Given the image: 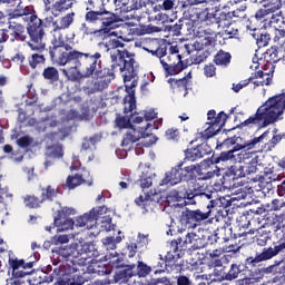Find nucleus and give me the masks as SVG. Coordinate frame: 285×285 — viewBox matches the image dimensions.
<instances>
[{
  "label": "nucleus",
  "mask_w": 285,
  "mask_h": 285,
  "mask_svg": "<svg viewBox=\"0 0 285 285\" xmlns=\"http://www.w3.org/2000/svg\"><path fill=\"white\" fill-rule=\"evenodd\" d=\"M181 171L179 165H177L165 174V178L161 180L160 186H177V184H181Z\"/></svg>",
  "instance_id": "21"
},
{
  "label": "nucleus",
  "mask_w": 285,
  "mask_h": 285,
  "mask_svg": "<svg viewBox=\"0 0 285 285\" xmlns=\"http://www.w3.org/2000/svg\"><path fill=\"white\" fill-rule=\"evenodd\" d=\"M207 126L208 127L200 132L202 141H206L207 139H210V137H215V135H217V131L222 128V126L217 124V120L208 121Z\"/></svg>",
  "instance_id": "31"
},
{
  "label": "nucleus",
  "mask_w": 285,
  "mask_h": 285,
  "mask_svg": "<svg viewBox=\"0 0 285 285\" xmlns=\"http://www.w3.org/2000/svg\"><path fill=\"white\" fill-rule=\"evenodd\" d=\"M254 39H256V43L258 48H265V46H268V41H271V35L269 33H250Z\"/></svg>",
  "instance_id": "40"
},
{
  "label": "nucleus",
  "mask_w": 285,
  "mask_h": 285,
  "mask_svg": "<svg viewBox=\"0 0 285 285\" xmlns=\"http://www.w3.org/2000/svg\"><path fill=\"white\" fill-rule=\"evenodd\" d=\"M173 252H169L168 255L166 256V261L164 258H161V255H159V258L156 259V262H154L153 266H151V271H154L155 275L159 274V273H164L166 271V266H168V264H170V262H168V259H175V255L170 254Z\"/></svg>",
  "instance_id": "28"
},
{
  "label": "nucleus",
  "mask_w": 285,
  "mask_h": 285,
  "mask_svg": "<svg viewBox=\"0 0 285 285\" xmlns=\"http://www.w3.org/2000/svg\"><path fill=\"white\" fill-rule=\"evenodd\" d=\"M194 197H202V199H215L217 191L206 193L204 186L196 184L193 190L185 193H176V199H187L186 204H195Z\"/></svg>",
  "instance_id": "16"
},
{
  "label": "nucleus",
  "mask_w": 285,
  "mask_h": 285,
  "mask_svg": "<svg viewBox=\"0 0 285 285\" xmlns=\"http://www.w3.org/2000/svg\"><path fill=\"white\" fill-rule=\"evenodd\" d=\"M214 21L218 24V28H229L230 23H233V14L230 12H216Z\"/></svg>",
  "instance_id": "29"
},
{
  "label": "nucleus",
  "mask_w": 285,
  "mask_h": 285,
  "mask_svg": "<svg viewBox=\"0 0 285 285\" xmlns=\"http://www.w3.org/2000/svg\"><path fill=\"white\" fill-rule=\"evenodd\" d=\"M121 243V237H107L102 239V245L106 250H115L117 248V244Z\"/></svg>",
  "instance_id": "38"
},
{
  "label": "nucleus",
  "mask_w": 285,
  "mask_h": 285,
  "mask_svg": "<svg viewBox=\"0 0 285 285\" xmlns=\"http://www.w3.org/2000/svg\"><path fill=\"white\" fill-rule=\"evenodd\" d=\"M86 177H90V173L87 170L83 171V174H76L75 177L69 176L67 178V186L70 190L77 188V186H81L83 181H86Z\"/></svg>",
  "instance_id": "32"
},
{
  "label": "nucleus",
  "mask_w": 285,
  "mask_h": 285,
  "mask_svg": "<svg viewBox=\"0 0 285 285\" xmlns=\"http://www.w3.org/2000/svg\"><path fill=\"white\" fill-rule=\"evenodd\" d=\"M24 204L28 208H39L41 202H39V198L35 196H29L24 199Z\"/></svg>",
  "instance_id": "59"
},
{
  "label": "nucleus",
  "mask_w": 285,
  "mask_h": 285,
  "mask_svg": "<svg viewBox=\"0 0 285 285\" xmlns=\"http://www.w3.org/2000/svg\"><path fill=\"white\" fill-rule=\"evenodd\" d=\"M155 195H157V191L140 195L138 198L135 199V204H137V206H141L142 208H146V206H148L150 202H155Z\"/></svg>",
  "instance_id": "36"
},
{
  "label": "nucleus",
  "mask_w": 285,
  "mask_h": 285,
  "mask_svg": "<svg viewBox=\"0 0 285 285\" xmlns=\"http://www.w3.org/2000/svg\"><path fill=\"white\" fill-rule=\"evenodd\" d=\"M166 138L169 141H178L179 140V130H177V129H168L166 131Z\"/></svg>",
  "instance_id": "62"
},
{
  "label": "nucleus",
  "mask_w": 285,
  "mask_h": 285,
  "mask_svg": "<svg viewBox=\"0 0 285 285\" xmlns=\"http://www.w3.org/2000/svg\"><path fill=\"white\" fill-rule=\"evenodd\" d=\"M285 110V92L271 97L266 100L256 111L254 116H250L244 122L240 124L242 127L247 126L248 128H266L275 121L282 119Z\"/></svg>",
  "instance_id": "5"
},
{
  "label": "nucleus",
  "mask_w": 285,
  "mask_h": 285,
  "mask_svg": "<svg viewBox=\"0 0 285 285\" xmlns=\"http://www.w3.org/2000/svg\"><path fill=\"white\" fill-rule=\"evenodd\" d=\"M239 273H242V265L232 264L230 269L226 275V279H237V277H239Z\"/></svg>",
  "instance_id": "52"
},
{
  "label": "nucleus",
  "mask_w": 285,
  "mask_h": 285,
  "mask_svg": "<svg viewBox=\"0 0 285 285\" xmlns=\"http://www.w3.org/2000/svg\"><path fill=\"white\" fill-rule=\"evenodd\" d=\"M100 50L110 52L111 68L117 72H122L126 92L128 95L124 98L125 112H132L137 108V100L135 99V90L137 88V66H135V55L124 49V42L119 39H109L99 43Z\"/></svg>",
  "instance_id": "1"
},
{
  "label": "nucleus",
  "mask_w": 285,
  "mask_h": 285,
  "mask_svg": "<svg viewBox=\"0 0 285 285\" xmlns=\"http://www.w3.org/2000/svg\"><path fill=\"white\" fill-rule=\"evenodd\" d=\"M169 83H171L173 86H177L179 90H184L185 91L184 97L188 95V79L186 78H181L179 80L169 79Z\"/></svg>",
  "instance_id": "46"
},
{
  "label": "nucleus",
  "mask_w": 285,
  "mask_h": 285,
  "mask_svg": "<svg viewBox=\"0 0 285 285\" xmlns=\"http://www.w3.org/2000/svg\"><path fill=\"white\" fill-rule=\"evenodd\" d=\"M284 249H285V243H284V239L282 238L278 242V245H276L275 247L264 248L261 254L255 256V258L249 257L247 259V264H250L252 266H257L259 262H266L268 259H273V257H275L276 255H279V253H282V250Z\"/></svg>",
  "instance_id": "17"
},
{
  "label": "nucleus",
  "mask_w": 285,
  "mask_h": 285,
  "mask_svg": "<svg viewBox=\"0 0 285 285\" xmlns=\"http://www.w3.org/2000/svg\"><path fill=\"white\" fill-rule=\"evenodd\" d=\"M58 194L59 189H55V187L48 186L46 189L42 190L41 197L42 200L49 199L50 202H52V199H55V197H57Z\"/></svg>",
  "instance_id": "49"
},
{
  "label": "nucleus",
  "mask_w": 285,
  "mask_h": 285,
  "mask_svg": "<svg viewBox=\"0 0 285 285\" xmlns=\"http://www.w3.org/2000/svg\"><path fill=\"white\" fill-rule=\"evenodd\" d=\"M215 43V38L206 36L204 38H198L194 42L185 45V49L190 55V52H204V48L213 46Z\"/></svg>",
  "instance_id": "19"
},
{
  "label": "nucleus",
  "mask_w": 285,
  "mask_h": 285,
  "mask_svg": "<svg viewBox=\"0 0 285 285\" xmlns=\"http://www.w3.org/2000/svg\"><path fill=\"white\" fill-rule=\"evenodd\" d=\"M146 6L144 0H131V4L128 6V12H132V10H141Z\"/></svg>",
  "instance_id": "60"
},
{
  "label": "nucleus",
  "mask_w": 285,
  "mask_h": 285,
  "mask_svg": "<svg viewBox=\"0 0 285 285\" xmlns=\"http://www.w3.org/2000/svg\"><path fill=\"white\" fill-rule=\"evenodd\" d=\"M257 153H262V149H242L238 154H235V157L232 158L238 164H245L243 166L233 167V174L235 177H246L248 175H254L257 173V164H259V156Z\"/></svg>",
  "instance_id": "10"
},
{
  "label": "nucleus",
  "mask_w": 285,
  "mask_h": 285,
  "mask_svg": "<svg viewBox=\"0 0 285 285\" xmlns=\"http://www.w3.org/2000/svg\"><path fill=\"white\" fill-rule=\"evenodd\" d=\"M9 265L12 268V277H26V275H30V272H26V263L23 259H12L9 258Z\"/></svg>",
  "instance_id": "24"
},
{
  "label": "nucleus",
  "mask_w": 285,
  "mask_h": 285,
  "mask_svg": "<svg viewBox=\"0 0 285 285\" xmlns=\"http://www.w3.org/2000/svg\"><path fill=\"white\" fill-rule=\"evenodd\" d=\"M7 35H10V41H26L28 36H26V27L16 21L9 20V26L7 29Z\"/></svg>",
  "instance_id": "18"
},
{
  "label": "nucleus",
  "mask_w": 285,
  "mask_h": 285,
  "mask_svg": "<svg viewBox=\"0 0 285 285\" xmlns=\"http://www.w3.org/2000/svg\"><path fill=\"white\" fill-rule=\"evenodd\" d=\"M150 273H153L151 266H148L144 262H138V265H137L138 277H148V275H150Z\"/></svg>",
  "instance_id": "44"
},
{
  "label": "nucleus",
  "mask_w": 285,
  "mask_h": 285,
  "mask_svg": "<svg viewBox=\"0 0 285 285\" xmlns=\"http://www.w3.org/2000/svg\"><path fill=\"white\" fill-rule=\"evenodd\" d=\"M267 55H268L269 61L272 63H277V61H279V59H282V56H279V51H277V49H269L267 51Z\"/></svg>",
  "instance_id": "61"
},
{
  "label": "nucleus",
  "mask_w": 285,
  "mask_h": 285,
  "mask_svg": "<svg viewBox=\"0 0 285 285\" xmlns=\"http://www.w3.org/2000/svg\"><path fill=\"white\" fill-rule=\"evenodd\" d=\"M214 61H215L216 66H228V63H230V53L224 52V51H219L215 56Z\"/></svg>",
  "instance_id": "39"
},
{
  "label": "nucleus",
  "mask_w": 285,
  "mask_h": 285,
  "mask_svg": "<svg viewBox=\"0 0 285 285\" xmlns=\"http://www.w3.org/2000/svg\"><path fill=\"white\" fill-rule=\"evenodd\" d=\"M116 126H118V128H128V130H130V119H128L127 117H120L116 119ZM136 130H139V128L135 127Z\"/></svg>",
  "instance_id": "58"
},
{
  "label": "nucleus",
  "mask_w": 285,
  "mask_h": 285,
  "mask_svg": "<svg viewBox=\"0 0 285 285\" xmlns=\"http://www.w3.org/2000/svg\"><path fill=\"white\" fill-rule=\"evenodd\" d=\"M284 21V18H282V14L276 13L273 14L268 20H265V23L262 26L264 30H268V28H274V30H278L277 26L278 23H282Z\"/></svg>",
  "instance_id": "34"
},
{
  "label": "nucleus",
  "mask_w": 285,
  "mask_h": 285,
  "mask_svg": "<svg viewBox=\"0 0 285 285\" xmlns=\"http://www.w3.org/2000/svg\"><path fill=\"white\" fill-rule=\"evenodd\" d=\"M46 157H53L55 159L63 157V147H61L59 144L47 147Z\"/></svg>",
  "instance_id": "37"
},
{
  "label": "nucleus",
  "mask_w": 285,
  "mask_h": 285,
  "mask_svg": "<svg viewBox=\"0 0 285 285\" xmlns=\"http://www.w3.org/2000/svg\"><path fill=\"white\" fill-rule=\"evenodd\" d=\"M3 197H8L7 188H0V217H1V219H3V217H8V207L6 206V203H3Z\"/></svg>",
  "instance_id": "41"
},
{
  "label": "nucleus",
  "mask_w": 285,
  "mask_h": 285,
  "mask_svg": "<svg viewBox=\"0 0 285 285\" xmlns=\"http://www.w3.org/2000/svg\"><path fill=\"white\" fill-rule=\"evenodd\" d=\"M75 0H56L51 8L53 17H60L62 12L70 10Z\"/></svg>",
  "instance_id": "26"
},
{
  "label": "nucleus",
  "mask_w": 285,
  "mask_h": 285,
  "mask_svg": "<svg viewBox=\"0 0 285 285\" xmlns=\"http://www.w3.org/2000/svg\"><path fill=\"white\" fill-rule=\"evenodd\" d=\"M282 141V136L281 135H275L273 136V138L265 144V149L269 153L271 150H273V148H275V146H277L279 142Z\"/></svg>",
  "instance_id": "57"
},
{
  "label": "nucleus",
  "mask_w": 285,
  "mask_h": 285,
  "mask_svg": "<svg viewBox=\"0 0 285 285\" xmlns=\"http://www.w3.org/2000/svg\"><path fill=\"white\" fill-rule=\"evenodd\" d=\"M61 32L63 31L57 28L51 30L53 39L51 40L52 47H50L49 55L52 61H65L68 55L77 52L72 49V46L66 43Z\"/></svg>",
  "instance_id": "14"
},
{
  "label": "nucleus",
  "mask_w": 285,
  "mask_h": 285,
  "mask_svg": "<svg viewBox=\"0 0 285 285\" xmlns=\"http://www.w3.org/2000/svg\"><path fill=\"white\" fill-rule=\"evenodd\" d=\"M67 119H78V120L88 121L90 119V114L88 111L79 114L77 110H70L67 114Z\"/></svg>",
  "instance_id": "48"
},
{
  "label": "nucleus",
  "mask_w": 285,
  "mask_h": 285,
  "mask_svg": "<svg viewBox=\"0 0 285 285\" xmlns=\"http://www.w3.org/2000/svg\"><path fill=\"white\" fill-rule=\"evenodd\" d=\"M175 8V1L173 0H163L161 3H158L154 7L155 12H161V10H173Z\"/></svg>",
  "instance_id": "51"
},
{
  "label": "nucleus",
  "mask_w": 285,
  "mask_h": 285,
  "mask_svg": "<svg viewBox=\"0 0 285 285\" xmlns=\"http://www.w3.org/2000/svg\"><path fill=\"white\" fill-rule=\"evenodd\" d=\"M68 215H77V209L72 207H63L62 210L58 212V217L66 218Z\"/></svg>",
  "instance_id": "63"
},
{
  "label": "nucleus",
  "mask_w": 285,
  "mask_h": 285,
  "mask_svg": "<svg viewBox=\"0 0 285 285\" xmlns=\"http://www.w3.org/2000/svg\"><path fill=\"white\" fill-rule=\"evenodd\" d=\"M101 139V137H99V135H95L94 137L85 138L82 141V150H92V148H95V146L97 145V142Z\"/></svg>",
  "instance_id": "43"
},
{
  "label": "nucleus",
  "mask_w": 285,
  "mask_h": 285,
  "mask_svg": "<svg viewBox=\"0 0 285 285\" xmlns=\"http://www.w3.org/2000/svg\"><path fill=\"white\" fill-rule=\"evenodd\" d=\"M46 63V57L43 55L33 53L29 57V66L31 68H37L39 65Z\"/></svg>",
  "instance_id": "47"
},
{
  "label": "nucleus",
  "mask_w": 285,
  "mask_h": 285,
  "mask_svg": "<svg viewBox=\"0 0 285 285\" xmlns=\"http://www.w3.org/2000/svg\"><path fill=\"white\" fill-rule=\"evenodd\" d=\"M112 2L116 8V12H119V14H128L129 0H112Z\"/></svg>",
  "instance_id": "42"
},
{
  "label": "nucleus",
  "mask_w": 285,
  "mask_h": 285,
  "mask_svg": "<svg viewBox=\"0 0 285 285\" xmlns=\"http://www.w3.org/2000/svg\"><path fill=\"white\" fill-rule=\"evenodd\" d=\"M151 52L158 57L166 75H179V72L187 68L184 61H181V55H179V47L177 46H171L169 52L166 51V48H158Z\"/></svg>",
  "instance_id": "9"
},
{
  "label": "nucleus",
  "mask_w": 285,
  "mask_h": 285,
  "mask_svg": "<svg viewBox=\"0 0 285 285\" xmlns=\"http://www.w3.org/2000/svg\"><path fill=\"white\" fill-rule=\"evenodd\" d=\"M153 177H155V174L148 176L142 173V175L140 176V187L142 188V190L153 186Z\"/></svg>",
  "instance_id": "54"
},
{
  "label": "nucleus",
  "mask_w": 285,
  "mask_h": 285,
  "mask_svg": "<svg viewBox=\"0 0 285 285\" xmlns=\"http://www.w3.org/2000/svg\"><path fill=\"white\" fill-rule=\"evenodd\" d=\"M100 52H80L72 51L65 56V60H55L53 63L57 66H67L70 61H73V66L68 69H62V75L69 79V81H78L83 77H90V75H100Z\"/></svg>",
  "instance_id": "2"
},
{
  "label": "nucleus",
  "mask_w": 285,
  "mask_h": 285,
  "mask_svg": "<svg viewBox=\"0 0 285 285\" xmlns=\"http://www.w3.org/2000/svg\"><path fill=\"white\" fill-rule=\"evenodd\" d=\"M208 59V51H196V55L190 57L191 63L195 66H199V63H204Z\"/></svg>",
  "instance_id": "45"
},
{
  "label": "nucleus",
  "mask_w": 285,
  "mask_h": 285,
  "mask_svg": "<svg viewBox=\"0 0 285 285\" xmlns=\"http://www.w3.org/2000/svg\"><path fill=\"white\" fill-rule=\"evenodd\" d=\"M75 21V12L68 13L67 16L62 17L60 20L52 22V28L56 30H68L72 22Z\"/></svg>",
  "instance_id": "30"
},
{
  "label": "nucleus",
  "mask_w": 285,
  "mask_h": 285,
  "mask_svg": "<svg viewBox=\"0 0 285 285\" xmlns=\"http://www.w3.org/2000/svg\"><path fill=\"white\" fill-rule=\"evenodd\" d=\"M208 145H200L196 148L188 149L186 151V159L189 161H197V159H202L205 155H208Z\"/></svg>",
  "instance_id": "27"
},
{
  "label": "nucleus",
  "mask_w": 285,
  "mask_h": 285,
  "mask_svg": "<svg viewBox=\"0 0 285 285\" xmlns=\"http://www.w3.org/2000/svg\"><path fill=\"white\" fill-rule=\"evenodd\" d=\"M85 19L88 23H100L101 30L102 32H105V35H109L110 37L119 36L117 31H112L115 29V26H117L119 17L106 10L104 3H101V8H99L98 11H88L85 16Z\"/></svg>",
  "instance_id": "11"
},
{
  "label": "nucleus",
  "mask_w": 285,
  "mask_h": 285,
  "mask_svg": "<svg viewBox=\"0 0 285 285\" xmlns=\"http://www.w3.org/2000/svg\"><path fill=\"white\" fill-rule=\"evenodd\" d=\"M159 27L155 26H142L136 28V35L144 36V35H153V32H159Z\"/></svg>",
  "instance_id": "50"
},
{
  "label": "nucleus",
  "mask_w": 285,
  "mask_h": 285,
  "mask_svg": "<svg viewBox=\"0 0 285 285\" xmlns=\"http://www.w3.org/2000/svg\"><path fill=\"white\" fill-rule=\"evenodd\" d=\"M268 14L271 13H268V11H266L264 7H262L256 11L255 19L256 21H261V23H263L262 26H264L266 21H268Z\"/></svg>",
  "instance_id": "55"
},
{
  "label": "nucleus",
  "mask_w": 285,
  "mask_h": 285,
  "mask_svg": "<svg viewBox=\"0 0 285 285\" xmlns=\"http://www.w3.org/2000/svg\"><path fill=\"white\" fill-rule=\"evenodd\" d=\"M42 77L50 83H55V81H59V70L55 67H47L42 72Z\"/></svg>",
  "instance_id": "35"
},
{
  "label": "nucleus",
  "mask_w": 285,
  "mask_h": 285,
  "mask_svg": "<svg viewBox=\"0 0 285 285\" xmlns=\"http://www.w3.org/2000/svg\"><path fill=\"white\" fill-rule=\"evenodd\" d=\"M263 9L267 11V13L273 14L277 12V10L282 9V0H262Z\"/></svg>",
  "instance_id": "33"
},
{
  "label": "nucleus",
  "mask_w": 285,
  "mask_h": 285,
  "mask_svg": "<svg viewBox=\"0 0 285 285\" xmlns=\"http://www.w3.org/2000/svg\"><path fill=\"white\" fill-rule=\"evenodd\" d=\"M228 206H230V203L224 197L213 198L207 205V212H202L200 209H186L183 212L180 216V224L181 226H185V228L193 229L210 217V208H228Z\"/></svg>",
  "instance_id": "8"
},
{
  "label": "nucleus",
  "mask_w": 285,
  "mask_h": 285,
  "mask_svg": "<svg viewBox=\"0 0 285 285\" xmlns=\"http://www.w3.org/2000/svg\"><path fill=\"white\" fill-rule=\"evenodd\" d=\"M266 137H268V131H265L259 137H255L249 140H245L239 136L228 138L223 142V146L225 148H230V146H233V148L229 151H223L220 156L215 160V163L219 164L220 161L233 160V158L235 157V153H239L240 150H245L246 148L247 150H255V148H258L259 144H262V141H264Z\"/></svg>",
  "instance_id": "7"
},
{
  "label": "nucleus",
  "mask_w": 285,
  "mask_h": 285,
  "mask_svg": "<svg viewBox=\"0 0 285 285\" xmlns=\"http://www.w3.org/2000/svg\"><path fill=\"white\" fill-rule=\"evenodd\" d=\"M135 264L132 265H122L114 276V282L116 284H126L130 281L131 277H135Z\"/></svg>",
  "instance_id": "20"
},
{
  "label": "nucleus",
  "mask_w": 285,
  "mask_h": 285,
  "mask_svg": "<svg viewBox=\"0 0 285 285\" xmlns=\"http://www.w3.org/2000/svg\"><path fill=\"white\" fill-rule=\"evenodd\" d=\"M9 6L11 9H9L7 13L8 21H12L13 19H21V17H28V14H31L28 27V35L30 37L28 46L31 48V50H43L46 48V42H43L46 31H43V22L41 19L32 14L35 10L32 6L23 4L22 0H12L9 2Z\"/></svg>",
  "instance_id": "3"
},
{
  "label": "nucleus",
  "mask_w": 285,
  "mask_h": 285,
  "mask_svg": "<svg viewBox=\"0 0 285 285\" xmlns=\"http://www.w3.org/2000/svg\"><path fill=\"white\" fill-rule=\"evenodd\" d=\"M56 253L58 257H62V259H70V257H72V259H78L77 264H79V266L90 264L87 267V271L92 275H104L105 273L99 264L92 263V259H97V257H99V250L94 243L79 240L78 243H72L69 246L58 248Z\"/></svg>",
  "instance_id": "4"
},
{
  "label": "nucleus",
  "mask_w": 285,
  "mask_h": 285,
  "mask_svg": "<svg viewBox=\"0 0 285 285\" xmlns=\"http://www.w3.org/2000/svg\"><path fill=\"white\" fill-rule=\"evenodd\" d=\"M107 215L108 207L106 206L92 208L90 213L83 214L77 218L76 226L86 227L88 230H90L100 222L101 224H105L101 226V228H105V230H111L112 225L110 222H112V219Z\"/></svg>",
  "instance_id": "12"
},
{
  "label": "nucleus",
  "mask_w": 285,
  "mask_h": 285,
  "mask_svg": "<svg viewBox=\"0 0 285 285\" xmlns=\"http://www.w3.org/2000/svg\"><path fill=\"white\" fill-rule=\"evenodd\" d=\"M249 81H253V88L271 86V83H273V76L264 71H257L249 77Z\"/></svg>",
  "instance_id": "23"
},
{
  "label": "nucleus",
  "mask_w": 285,
  "mask_h": 285,
  "mask_svg": "<svg viewBox=\"0 0 285 285\" xmlns=\"http://www.w3.org/2000/svg\"><path fill=\"white\" fill-rule=\"evenodd\" d=\"M17 144L20 148H28L30 146H32V144H35V139H32V137L30 136H24L21 137L17 140Z\"/></svg>",
  "instance_id": "56"
},
{
  "label": "nucleus",
  "mask_w": 285,
  "mask_h": 285,
  "mask_svg": "<svg viewBox=\"0 0 285 285\" xmlns=\"http://www.w3.org/2000/svg\"><path fill=\"white\" fill-rule=\"evenodd\" d=\"M144 117H145V126L142 127H137V128H130L129 130H127L121 146L125 150H130V148H132V144H136V141H139V139L141 140V145L145 148H148L150 146H153L154 144H157V138L150 134L147 132L148 128H150V126H153L150 122L148 121H153V119H155V117H157V112H155V110L150 109L148 111L144 112Z\"/></svg>",
  "instance_id": "6"
},
{
  "label": "nucleus",
  "mask_w": 285,
  "mask_h": 285,
  "mask_svg": "<svg viewBox=\"0 0 285 285\" xmlns=\"http://www.w3.org/2000/svg\"><path fill=\"white\" fill-rule=\"evenodd\" d=\"M99 63H100V73H90V77H92L95 80L94 82V88L95 92H101V90H106L108 88V83L115 79V70L111 67V70L109 68L104 67V63L101 62V58H99Z\"/></svg>",
  "instance_id": "15"
},
{
  "label": "nucleus",
  "mask_w": 285,
  "mask_h": 285,
  "mask_svg": "<svg viewBox=\"0 0 285 285\" xmlns=\"http://www.w3.org/2000/svg\"><path fill=\"white\" fill-rule=\"evenodd\" d=\"M178 166L183 181H191V179H195V175L199 174V170H202L199 165H189L184 168H181L184 164H179Z\"/></svg>",
  "instance_id": "25"
},
{
  "label": "nucleus",
  "mask_w": 285,
  "mask_h": 285,
  "mask_svg": "<svg viewBox=\"0 0 285 285\" xmlns=\"http://www.w3.org/2000/svg\"><path fill=\"white\" fill-rule=\"evenodd\" d=\"M206 238L195 233H187L185 239L171 240L169 248L177 257H181L183 250H199L206 247Z\"/></svg>",
  "instance_id": "13"
},
{
  "label": "nucleus",
  "mask_w": 285,
  "mask_h": 285,
  "mask_svg": "<svg viewBox=\"0 0 285 285\" xmlns=\"http://www.w3.org/2000/svg\"><path fill=\"white\" fill-rule=\"evenodd\" d=\"M177 285H193L190 278L185 275L177 276Z\"/></svg>",
  "instance_id": "64"
},
{
  "label": "nucleus",
  "mask_w": 285,
  "mask_h": 285,
  "mask_svg": "<svg viewBox=\"0 0 285 285\" xmlns=\"http://www.w3.org/2000/svg\"><path fill=\"white\" fill-rule=\"evenodd\" d=\"M274 41L281 48H285V29H276Z\"/></svg>",
  "instance_id": "53"
},
{
  "label": "nucleus",
  "mask_w": 285,
  "mask_h": 285,
  "mask_svg": "<svg viewBox=\"0 0 285 285\" xmlns=\"http://www.w3.org/2000/svg\"><path fill=\"white\" fill-rule=\"evenodd\" d=\"M53 226L57 228V233H66V230H71V228H81V226L77 225L76 222L72 220V218H63V217H57L53 219Z\"/></svg>",
  "instance_id": "22"
}]
</instances>
